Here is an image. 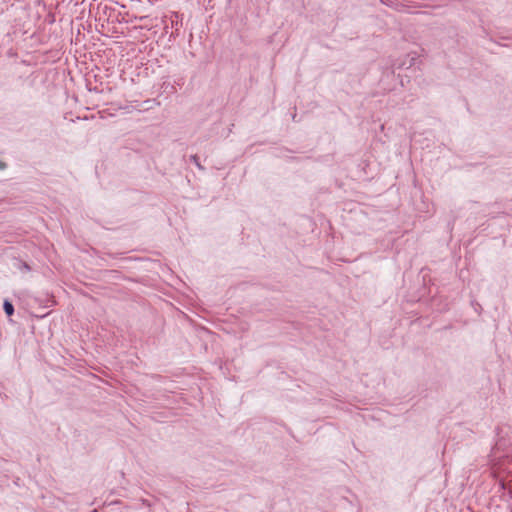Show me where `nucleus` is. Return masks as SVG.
Masks as SVG:
<instances>
[{"mask_svg": "<svg viewBox=\"0 0 512 512\" xmlns=\"http://www.w3.org/2000/svg\"><path fill=\"white\" fill-rule=\"evenodd\" d=\"M3 308H4L5 313L8 316H11L13 314V312H14L13 305L9 301H5L4 302Z\"/></svg>", "mask_w": 512, "mask_h": 512, "instance_id": "1", "label": "nucleus"}, {"mask_svg": "<svg viewBox=\"0 0 512 512\" xmlns=\"http://www.w3.org/2000/svg\"><path fill=\"white\" fill-rule=\"evenodd\" d=\"M190 159L200 170L204 169L203 166L200 164L199 157L197 155H192Z\"/></svg>", "mask_w": 512, "mask_h": 512, "instance_id": "2", "label": "nucleus"}, {"mask_svg": "<svg viewBox=\"0 0 512 512\" xmlns=\"http://www.w3.org/2000/svg\"><path fill=\"white\" fill-rule=\"evenodd\" d=\"M6 167V164L2 161H0V169H4Z\"/></svg>", "mask_w": 512, "mask_h": 512, "instance_id": "3", "label": "nucleus"}]
</instances>
